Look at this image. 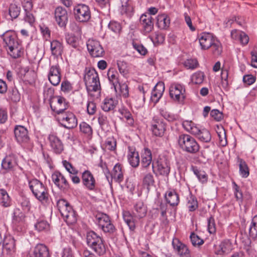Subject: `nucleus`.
Wrapping results in <instances>:
<instances>
[{
    "label": "nucleus",
    "instance_id": "f257e3e1",
    "mask_svg": "<svg viewBox=\"0 0 257 257\" xmlns=\"http://www.w3.org/2000/svg\"><path fill=\"white\" fill-rule=\"evenodd\" d=\"M2 38L5 43L4 47L12 58H18L23 55L24 49L14 31L6 32L2 35Z\"/></svg>",
    "mask_w": 257,
    "mask_h": 257
},
{
    "label": "nucleus",
    "instance_id": "f03ea898",
    "mask_svg": "<svg viewBox=\"0 0 257 257\" xmlns=\"http://www.w3.org/2000/svg\"><path fill=\"white\" fill-rule=\"evenodd\" d=\"M84 81L88 93L98 97L101 93V85L98 74L94 68L86 69Z\"/></svg>",
    "mask_w": 257,
    "mask_h": 257
},
{
    "label": "nucleus",
    "instance_id": "7ed1b4c3",
    "mask_svg": "<svg viewBox=\"0 0 257 257\" xmlns=\"http://www.w3.org/2000/svg\"><path fill=\"white\" fill-rule=\"evenodd\" d=\"M201 49L210 50L214 56H219L222 52L220 42L209 33H202L199 35L197 39Z\"/></svg>",
    "mask_w": 257,
    "mask_h": 257
},
{
    "label": "nucleus",
    "instance_id": "20e7f679",
    "mask_svg": "<svg viewBox=\"0 0 257 257\" xmlns=\"http://www.w3.org/2000/svg\"><path fill=\"white\" fill-rule=\"evenodd\" d=\"M29 186L34 196L40 202H46L49 199V190L46 186L37 179L29 181Z\"/></svg>",
    "mask_w": 257,
    "mask_h": 257
},
{
    "label": "nucleus",
    "instance_id": "39448f33",
    "mask_svg": "<svg viewBox=\"0 0 257 257\" xmlns=\"http://www.w3.org/2000/svg\"><path fill=\"white\" fill-rule=\"evenodd\" d=\"M182 126L187 132L196 136L202 142L208 143L211 139V134L208 130H200L192 121L184 120L182 122Z\"/></svg>",
    "mask_w": 257,
    "mask_h": 257
},
{
    "label": "nucleus",
    "instance_id": "423d86ee",
    "mask_svg": "<svg viewBox=\"0 0 257 257\" xmlns=\"http://www.w3.org/2000/svg\"><path fill=\"white\" fill-rule=\"evenodd\" d=\"M57 205L61 216L68 224H73L76 222V213L66 200H59Z\"/></svg>",
    "mask_w": 257,
    "mask_h": 257
},
{
    "label": "nucleus",
    "instance_id": "0eeeda50",
    "mask_svg": "<svg viewBox=\"0 0 257 257\" xmlns=\"http://www.w3.org/2000/svg\"><path fill=\"white\" fill-rule=\"evenodd\" d=\"M180 147L184 151L195 154L199 150V146L195 139L187 134H181L178 139Z\"/></svg>",
    "mask_w": 257,
    "mask_h": 257
},
{
    "label": "nucleus",
    "instance_id": "6e6552de",
    "mask_svg": "<svg viewBox=\"0 0 257 257\" xmlns=\"http://www.w3.org/2000/svg\"><path fill=\"white\" fill-rule=\"evenodd\" d=\"M185 92V86L179 83H173L169 88V94L171 98L178 102H183L186 97Z\"/></svg>",
    "mask_w": 257,
    "mask_h": 257
},
{
    "label": "nucleus",
    "instance_id": "1a4fd4ad",
    "mask_svg": "<svg viewBox=\"0 0 257 257\" xmlns=\"http://www.w3.org/2000/svg\"><path fill=\"white\" fill-rule=\"evenodd\" d=\"M57 119L61 125L66 128H73L77 124V120L75 115L69 111L58 115Z\"/></svg>",
    "mask_w": 257,
    "mask_h": 257
},
{
    "label": "nucleus",
    "instance_id": "9d476101",
    "mask_svg": "<svg viewBox=\"0 0 257 257\" xmlns=\"http://www.w3.org/2000/svg\"><path fill=\"white\" fill-rule=\"evenodd\" d=\"M73 12L75 19L80 22H86L90 19L91 12L89 7L86 5H77L74 7Z\"/></svg>",
    "mask_w": 257,
    "mask_h": 257
},
{
    "label": "nucleus",
    "instance_id": "9b49d317",
    "mask_svg": "<svg viewBox=\"0 0 257 257\" xmlns=\"http://www.w3.org/2000/svg\"><path fill=\"white\" fill-rule=\"evenodd\" d=\"M51 109L59 115L65 112L68 108L69 104L66 100L63 97L56 96L54 97L50 102Z\"/></svg>",
    "mask_w": 257,
    "mask_h": 257
},
{
    "label": "nucleus",
    "instance_id": "f8f14e48",
    "mask_svg": "<svg viewBox=\"0 0 257 257\" xmlns=\"http://www.w3.org/2000/svg\"><path fill=\"white\" fill-rule=\"evenodd\" d=\"M87 50L93 57H101L104 54V50L100 42L95 39H90L87 42Z\"/></svg>",
    "mask_w": 257,
    "mask_h": 257
},
{
    "label": "nucleus",
    "instance_id": "ddd939ff",
    "mask_svg": "<svg viewBox=\"0 0 257 257\" xmlns=\"http://www.w3.org/2000/svg\"><path fill=\"white\" fill-rule=\"evenodd\" d=\"M98 226L104 232L112 233L115 228L111 223L109 217L105 214L99 213L96 215Z\"/></svg>",
    "mask_w": 257,
    "mask_h": 257
},
{
    "label": "nucleus",
    "instance_id": "4468645a",
    "mask_svg": "<svg viewBox=\"0 0 257 257\" xmlns=\"http://www.w3.org/2000/svg\"><path fill=\"white\" fill-rule=\"evenodd\" d=\"M15 240L11 236H6L4 239L3 257H14L16 252Z\"/></svg>",
    "mask_w": 257,
    "mask_h": 257
},
{
    "label": "nucleus",
    "instance_id": "2eb2a0df",
    "mask_svg": "<svg viewBox=\"0 0 257 257\" xmlns=\"http://www.w3.org/2000/svg\"><path fill=\"white\" fill-rule=\"evenodd\" d=\"M172 245L179 257H191V251L188 246L181 242L178 239H173Z\"/></svg>",
    "mask_w": 257,
    "mask_h": 257
},
{
    "label": "nucleus",
    "instance_id": "dca6fc26",
    "mask_svg": "<svg viewBox=\"0 0 257 257\" xmlns=\"http://www.w3.org/2000/svg\"><path fill=\"white\" fill-rule=\"evenodd\" d=\"M48 80L54 86H57L61 81V69L58 65H53L50 67L48 75Z\"/></svg>",
    "mask_w": 257,
    "mask_h": 257
},
{
    "label": "nucleus",
    "instance_id": "f3484780",
    "mask_svg": "<svg viewBox=\"0 0 257 257\" xmlns=\"http://www.w3.org/2000/svg\"><path fill=\"white\" fill-rule=\"evenodd\" d=\"M54 18L59 27H65L68 22L67 11L62 7H57L54 12Z\"/></svg>",
    "mask_w": 257,
    "mask_h": 257
},
{
    "label": "nucleus",
    "instance_id": "a211bd4d",
    "mask_svg": "<svg viewBox=\"0 0 257 257\" xmlns=\"http://www.w3.org/2000/svg\"><path fill=\"white\" fill-rule=\"evenodd\" d=\"M14 133L17 141L20 144L25 145L29 143L30 138L28 135V130L23 126H16Z\"/></svg>",
    "mask_w": 257,
    "mask_h": 257
},
{
    "label": "nucleus",
    "instance_id": "6ab92c4d",
    "mask_svg": "<svg viewBox=\"0 0 257 257\" xmlns=\"http://www.w3.org/2000/svg\"><path fill=\"white\" fill-rule=\"evenodd\" d=\"M82 182L83 185L89 190H94L96 187V180L93 174L88 170H86L82 173Z\"/></svg>",
    "mask_w": 257,
    "mask_h": 257
},
{
    "label": "nucleus",
    "instance_id": "aec40b11",
    "mask_svg": "<svg viewBox=\"0 0 257 257\" xmlns=\"http://www.w3.org/2000/svg\"><path fill=\"white\" fill-rule=\"evenodd\" d=\"M151 130L154 135L162 137L166 130L165 123L162 119L154 117L152 121Z\"/></svg>",
    "mask_w": 257,
    "mask_h": 257
},
{
    "label": "nucleus",
    "instance_id": "412c9836",
    "mask_svg": "<svg viewBox=\"0 0 257 257\" xmlns=\"http://www.w3.org/2000/svg\"><path fill=\"white\" fill-rule=\"evenodd\" d=\"M140 23L143 31L146 34L152 32L154 29L153 19L150 15L146 14L142 15L140 18Z\"/></svg>",
    "mask_w": 257,
    "mask_h": 257
},
{
    "label": "nucleus",
    "instance_id": "4be33fe9",
    "mask_svg": "<svg viewBox=\"0 0 257 257\" xmlns=\"http://www.w3.org/2000/svg\"><path fill=\"white\" fill-rule=\"evenodd\" d=\"M165 90L164 83L160 82L154 87L151 96V101L155 104L157 103L163 95Z\"/></svg>",
    "mask_w": 257,
    "mask_h": 257
},
{
    "label": "nucleus",
    "instance_id": "5701e85b",
    "mask_svg": "<svg viewBox=\"0 0 257 257\" xmlns=\"http://www.w3.org/2000/svg\"><path fill=\"white\" fill-rule=\"evenodd\" d=\"M48 139L54 151L57 154H60L63 150V146L61 140L54 134H50Z\"/></svg>",
    "mask_w": 257,
    "mask_h": 257
},
{
    "label": "nucleus",
    "instance_id": "b1692460",
    "mask_svg": "<svg viewBox=\"0 0 257 257\" xmlns=\"http://www.w3.org/2000/svg\"><path fill=\"white\" fill-rule=\"evenodd\" d=\"M157 170L161 175L168 176L170 171L169 162L165 159H160L157 162Z\"/></svg>",
    "mask_w": 257,
    "mask_h": 257
},
{
    "label": "nucleus",
    "instance_id": "393cba45",
    "mask_svg": "<svg viewBox=\"0 0 257 257\" xmlns=\"http://www.w3.org/2000/svg\"><path fill=\"white\" fill-rule=\"evenodd\" d=\"M141 158L142 170L144 171L152 163V155L151 150L147 148L145 149L142 154Z\"/></svg>",
    "mask_w": 257,
    "mask_h": 257
},
{
    "label": "nucleus",
    "instance_id": "a878e982",
    "mask_svg": "<svg viewBox=\"0 0 257 257\" xmlns=\"http://www.w3.org/2000/svg\"><path fill=\"white\" fill-rule=\"evenodd\" d=\"M54 184L60 188H66L69 184L64 176L59 172H54L52 176Z\"/></svg>",
    "mask_w": 257,
    "mask_h": 257
},
{
    "label": "nucleus",
    "instance_id": "bb28decb",
    "mask_svg": "<svg viewBox=\"0 0 257 257\" xmlns=\"http://www.w3.org/2000/svg\"><path fill=\"white\" fill-rule=\"evenodd\" d=\"M124 170L119 163L116 164L113 167L111 174V182L114 179L116 182L120 183L123 180Z\"/></svg>",
    "mask_w": 257,
    "mask_h": 257
},
{
    "label": "nucleus",
    "instance_id": "cd10ccee",
    "mask_svg": "<svg viewBox=\"0 0 257 257\" xmlns=\"http://www.w3.org/2000/svg\"><path fill=\"white\" fill-rule=\"evenodd\" d=\"M231 36L232 39L239 41L244 45L247 44L249 41V38L245 33L236 29L231 31Z\"/></svg>",
    "mask_w": 257,
    "mask_h": 257
},
{
    "label": "nucleus",
    "instance_id": "c85d7f7f",
    "mask_svg": "<svg viewBox=\"0 0 257 257\" xmlns=\"http://www.w3.org/2000/svg\"><path fill=\"white\" fill-rule=\"evenodd\" d=\"M147 208L142 201L137 202L134 206V215L139 218L144 217L147 214Z\"/></svg>",
    "mask_w": 257,
    "mask_h": 257
},
{
    "label": "nucleus",
    "instance_id": "c756f323",
    "mask_svg": "<svg viewBox=\"0 0 257 257\" xmlns=\"http://www.w3.org/2000/svg\"><path fill=\"white\" fill-rule=\"evenodd\" d=\"M167 202L171 206H177L179 203V197L175 191H169L165 195Z\"/></svg>",
    "mask_w": 257,
    "mask_h": 257
},
{
    "label": "nucleus",
    "instance_id": "7c9ffc66",
    "mask_svg": "<svg viewBox=\"0 0 257 257\" xmlns=\"http://www.w3.org/2000/svg\"><path fill=\"white\" fill-rule=\"evenodd\" d=\"M127 159L130 164L134 168L138 167L140 160V157L138 152L135 149L129 150L127 155Z\"/></svg>",
    "mask_w": 257,
    "mask_h": 257
},
{
    "label": "nucleus",
    "instance_id": "2f4dec72",
    "mask_svg": "<svg viewBox=\"0 0 257 257\" xmlns=\"http://www.w3.org/2000/svg\"><path fill=\"white\" fill-rule=\"evenodd\" d=\"M35 257H50L48 247L43 244H37L35 247L34 250Z\"/></svg>",
    "mask_w": 257,
    "mask_h": 257
},
{
    "label": "nucleus",
    "instance_id": "473e14b6",
    "mask_svg": "<svg viewBox=\"0 0 257 257\" xmlns=\"http://www.w3.org/2000/svg\"><path fill=\"white\" fill-rule=\"evenodd\" d=\"M107 76L109 82L113 86L115 91H117V85L120 82L118 72L114 69L110 68L107 72Z\"/></svg>",
    "mask_w": 257,
    "mask_h": 257
},
{
    "label": "nucleus",
    "instance_id": "72a5a7b5",
    "mask_svg": "<svg viewBox=\"0 0 257 257\" xmlns=\"http://www.w3.org/2000/svg\"><path fill=\"white\" fill-rule=\"evenodd\" d=\"M17 165L16 159L14 155L7 156L3 160L2 166L3 169L7 170L12 169Z\"/></svg>",
    "mask_w": 257,
    "mask_h": 257
},
{
    "label": "nucleus",
    "instance_id": "f704fd0d",
    "mask_svg": "<svg viewBox=\"0 0 257 257\" xmlns=\"http://www.w3.org/2000/svg\"><path fill=\"white\" fill-rule=\"evenodd\" d=\"M158 26L161 29L166 30L170 26V20L169 17L166 14L159 15L157 17Z\"/></svg>",
    "mask_w": 257,
    "mask_h": 257
},
{
    "label": "nucleus",
    "instance_id": "c9c22d12",
    "mask_svg": "<svg viewBox=\"0 0 257 257\" xmlns=\"http://www.w3.org/2000/svg\"><path fill=\"white\" fill-rule=\"evenodd\" d=\"M51 51L52 54L58 57L63 53V47L61 43L57 40H53L51 42Z\"/></svg>",
    "mask_w": 257,
    "mask_h": 257
},
{
    "label": "nucleus",
    "instance_id": "e433bc0d",
    "mask_svg": "<svg viewBox=\"0 0 257 257\" xmlns=\"http://www.w3.org/2000/svg\"><path fill=\"white\" fill-rule=\"evenodd\" d=\"M117 104V101L112 98H106L101 105L102 109L105 111L113 110Z\"/></svg>",
    "mask_w": 257,
    "mask_h": 257
},
{
    "label": "nucleus",
    "instance_id": "4c0bfd02",
    "mask_svg": "<svg viewBox=\"0 0 257 257\" xmlns=\"http://www.w3.org/2000/svg\"><path fill=\"white\" fill-rule=\"evenodd\" d=\"M102 238L95 232L91 231L87 233L86 241L88 245L90 247L100 241Z\"/></svg>",
    "mask_w": 257,
    "mask_h": 257
},
{
    "label": "nucleus",
    "instance_id": "58836bf2",
    "mask_svg": "<svg viewBox=\"0 0 257 257\" xmlns=\"http://www.w3.org/2000/svg\"><path fill=\"white\" fill-rule=\"evenodd\" d=\"M237 162L238 163L240 175L243 178H247L249 176V171L246 162L240 158H238Z\"/></svg>",
    "mask_w": 257,
    "mask_h": 257
},
{
    "label": "nucleus",
    "instance_id": "ea45409f",
    "mask_svg": "<svg viewBox=\"0 0 257 257\" xmlns=\"http://www.w3.org/2000/svg\"><path fill=\"white\" fill-rule=\"evenodd\" d=\"M216 133L220 145L222 147L225 146L227 145V139L225 130L222 126H217Z\"/></svg>",
    "mask_w": 257,
    "mask_h": 257
},
{
    "label": "nucleus",
    "instance_id": "a19ab883",
    "mask_svg": "<svg viewBox=\"0 0 257 257\" xmlns=\"http://www.w3.org/2000/svg\"><path fill=\"white\" fill-rule=\"evenodd\" d=\"M0 196V204L5 207L10 206L11 200L7 192L3 189H1Z\"/></svg>",
    "mask_w": 257,
    "mask_h": 257
},
{
    "label": "nucleus",
    "instance_id": "79ce46f5",
    "mask_svg": "<svg viewBox=\"0 0 257 257\" xmlns=\"http://www.w3.org/2000/svg\"><path fill=\"white\" fill-rule=\"evenodd\" d=\"M205 77V74L203 72L198 71L192 75L191 80L194 84H201L203 83Z\"/></svg>",
    "mask_w": 257,
    "mask_h": 257
},
{
    "label": "nucleus",
    "instance_id": "37998d69",
    "mask_svg": "<svg viewBox=\"0 0 257 257\" xmlns=\"http://www.w3.org/2000/svg\"><path fill=\"white\" fill-rule=\"evenodd\" d=\"M90 248L99 255L104 254L106 251V247L102 239L95 243L94 246H91Z\"/></svg>",
    "mask_w": 257,
    "mask_h": 257
},
{
    "label": "nucleus",
    "instance_id": "c03bdc74",
    "mask_svg": "<svg viewBox=\"0 0 257 257\" xmlns=\"http://www.w3.org/2000/svg\"><path fill=\"white\" fill-rule=\"evenodd\" d=\"M65 39L68 44L74 48L79 49L80 40L78 37L73 35L68 34Z\"/></svg>",
    "mask_w": 257,
    "mask_h": 257
},
{
    "label": "nucleus",
    "instance_id": "a18cd8bd",
    "mask_svg": "<svg viewBox=\"0 0 257 257\" xmlns=\"http://www.w3.org/2000/svg\"><path fill=\"white\" fill-rule=\"evenodd\" d=\"M123 217L124 221L128 226L131 230H134L136 227L133 217L128 211H124L123 213Z\"/></svg>",
    "mask_w": 257,
    "mask_h": 257
},
{
    "label": "nucleus",
    "instance_id": "49530a36",
    "mask_svg": "<svg viewBox=\"0 0 257 257\" xmlns=\"http://www.w3.org/2000/svg\"><path fill=\"white\" fill-rule=\"evenodd\" d=\"M249 233L252 238H255L257 236V215L252 219L249 228Z\"/></svg>",
    "mask_w": 257,
    "mask_h": 257
},
{
    "label": "nucleus",
    "instance_id": "de8ad7c7",
    "mask_svg": "<svg viewBox=\"0 0 257 257\" xmlns=\"http://www.w3.org/2000/svg\"><path fill=\"white\" fill-rule=\"evenodd\" d=\"M187 207L190 211H193L198 208V202L196 198L190 195L187 198Z\"/></svg>",
    "mask_w": 257,
    "mask_h": 257
},
{
    "label": "nucleus",
    "instance_id": "09e8293b",
    "mask_svg": "<svg viewBox=\"0 0 257 257\" xmlns=\"http://www.w3.org/2000/svg\"><path fill=\"white\" fill-rule=\"evenodd\" d=\"M154 176L151 173H146L143 179V184L148 188L154 184Z\"/></svg>",
    "mask_w": 257,
    "mask_h": 257
},
{
    "label": "nucleus",
    "instance_id": "8fccbe9b",
    "mask_svg": "<svg viewBox=\"0 0 257 257\" xmlns=\"http://www.w3.org/2000/svg\"><path fill=\"white\" fill-rule=\"evenodd\" d=\"M80 132L87 136L92 134V129L90 125L85 122H82L79 124Z\"/></svg>",
    "mask_w": 257,
    "mask_h": 257
},
{
    "label": "nucleus",
    "instance_id": "3c124183",
    "mask_svg": "<svg viewBox=\"0 0 257 257\" xmlns=\"http://www.w3.org/2000/svg\"><path fill=\"white\" fill-rule=\"evenodd\" d=\"M20 13V7L15 4H11L9 8V14L12 19L17 18Z\"/></svg>",
    "mask_w": 257,
    "mask_h": 257
},
{
    "label": "nucleus",
    "instance_id": "603ef678",
    "mask_svg": "<svg viewBox=\"0 0 257 257\" xmlns=\"http://www.w3.org/2000/svg\"><path fill=\"white\" fill-rule=\"evenodd\" d=\"M220 245L222 247L221 252H224L225 254L229 253L232 249V244L229 239L224 240Z\"/></svg>",
    "mask_w": 257,
    "mask_h": 257
},
{
    "label": "nucleus",
    "instance_id": "864d4df0",
    "mask_svg": "<svg viewBox=\"0 0 257 257\" xmlns=\"http://www.w3.org/2000/svg\"><path fill=\"white\" fill-rule=\"evenodd\" d=\"M122 12L126 14H131L134 11L133 2L127 0L122 5Z\"/></svg>",
    "mask_w": 257,
    "mask_h": 257
},
{
    "label": "nucleus",
    "instance_id": "5fc2aeb1",
    "mask_svg": "<svg viewBox=\"0 0 257 257\" xmlns=\"http://www.w3.org/2000/svg\"><path fill=\"white\" fill-rule=\"evenodd\" d=\"M35 227L38 231H45L49 230V224L47 221L42 220L38 222L35 225Z\"/></svg>",
    "mask_w": 257,
    "mask_h": 257
},
{
    "label": "nucleus",
    "instance_id": "6e6d98bb",
    "mask_svg": "<svg viewBox=\"0 0 257 257\" xmlns=\"http://www.w3.org/2000/svg\"><path fill=\"white\" fill-rule=\"evenodd\" d=\"M151 39L155 45H159L163 43L165 37L162 34L156 33L154 35L151 37Z\"/></svg>",
    "mask_w": 257,
    "mask_h": 257
},
{
    "label": "nucleus",
    "instance_id": "4d7b16f0",
    "mask_svg": "<svg viewBox=\"0 0 257 257\" xmlns=\"http://www.w3.org/2000/svg\"><path fill=\"white\" fill-rule=\"evenodd\" d=\"M133 48L141 55L145 56L148 53L147 49L141 44L133 42Z\"/></svg>",
    "mask_w": 257,
    "mask_h": 257
},
{
    "label": "nucleus",
    "instance_id": "13d9d810",
    "mask_svg": "<svg viewBox=\"0 0 257 257\" xmlns=\"http://www.w3.org/2000/svg\"><path fill=\"white\" fill-rule=\"evenodd\" d=\"M198 61L195 59H187L184 62V66L187 69H194L197 67Z\"/></svg>",
    "mask_w": 257,
    "mask_h": 257
},
{
    "label": "nucleus",
    "instance_id": "bf43d9fd",
    "mask_svg": "<svg viewBox=\"0 0 257 257\" xmlns=\"http://www.w3.org/2000/svg\"><path fill=\"white\" fill-rule=\"evenodd\" d=\"M9 98L13 101L16 102L20 100V94L16 89H13L8 93Z\"/></svg>",
    "mask_w": 257,
    "mask_h": 257
},
{
    "label": "nucleus",
    "instance_id": "052dcab7",
    "mask_svg": "<svg viewBox=\"0 0 257 257\" xmlns=\"http://www.w3.org/2000/svg\"><path fill=\"white\" fill-rule=\"evenodd\" d=\"M118 89L123 97L126 98L128 96V87L125 83L120 84L119 82L117 85V89Z\"/></svg>",
    "mask_w": 257,
    "mask_h": 257
},
{
    "label": "nucleus",
    "instance_id": "680f3d73",
    "mask_svg": "<svg viewBox=\"0 0 257 257\" xmlns=\"http://www.w3.org/2000/svg\"><path fill=\"white\" fill-rule=\"evenodd\" d=\"M63 165L65 167L66 170L72 175H77L78 173V171L71 164L67 161L65 160L63 161Z\"/></svg>",
    "mask_w": 257,
    "mask_h": 257
},
{
    "label": "nucleus",
    "instance_id": "e2e57ef3",
    "mask_svg": "<svg viewBox=\"0 0 257 257\" xmlns=\"http://www.w3.org/2000/svg\"><path fill=\"white\" fill-rule=\"evenodd\" d=\"M98 121L100 126L102 130H106L108 127V120L107 117L104 115H100L98 118Z\"/></svg>",
    "mask_w": 257,
    "mask_h": 257
},
{
    "label": "nucleus",
    "instance_id": "0e129e2a",
    "mask_svg": "<svg viewBox=\"0 0 257 257\" xmlns=\"http://www.w3.org/2000/svg\"><path fill=\"white\" fill-rule=\"evenodd\" d=\"M193 172L201 182L204 183L207 181V176L204 171L199 170L197 169H193Z\"/></svg>",
    "mask_w": 257,
    "mask_h": 257
},
{
    "label": "nucleus",
    "instance_id": "69168bd1",
    "mask_svg": "<svg viewBox=\"0 0 257 257\" xmlns=\"http://www.w3.org/2000/svg\"><path fill=\"white\" fill-rule=\"evenodd\" d=\"M190 237L191 242L194 246L200 245L204 243L203 239L194 233H192Z\"/></svg>",
    "mask_w": 257,
    "mask_h": 257
},
{
    "label": "nucleus",
    "instance_id": "338daca9",
    "mask_svg": "<svg viewBox=\"0 0 257 257\" xmlns=\"http://www.w3.org/2000/svg\"><path fill=\"white\" fill-rule=\"evenodd\" d=\"M216 224L214 219L211 216L208 219V230L210 233H214L216 232Z\"/></svg>",
    "mask_w": 257,
    "mask_h": 257
},
{
    "label": "nucleus",
    "instance_id": "774afa93",
    "mask_svg": "<svg viewBox=\"0 0 257 257\" xmlns=\"http://www.w3.org/2000/svg\"><path fill=\"white\" fill-rule=\"evenodd\" d=\"M108 28L115 33H119L121 30L120 24L116 22H110L108 25Z\"/></svg>",
    "mask_w": 257,
    "mask_h": 257
}]
</instances>
